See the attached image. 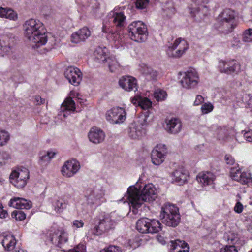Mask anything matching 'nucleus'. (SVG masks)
Masks as SVG:
<instances>
[{"mask_svg":"<svg viewBox=\"0 0 252 252\" xmlns=\"http://www.w3.org/2000/svg\"><path fill=\"white\" fill-rule=\"evenodd\" d=\"M127 199L130 204V209L134 214L138 213V208L144 202H153L158 197L156 188L152 184H146L139 189L131 186L127 189Z\"/></svg>","mask_w":252,"mask_h":252,"instance_id":"1","label":"nucleus"},{"mask_svg":"<svg viewBox=\"0 0 252 252\" xmlns=\"http://www.w3.org/2000/svg\"><path fill=\"white\" fill-rule=\"evenodd\" d=\"M26 37L36 44L37 47L45 45L47 41L46 30L42 22L30 19L23 25Z\"/></svg>","mask_w":252,"mask_h":252,"instance_id":"2","label":"nucleus"},{"mask_svg":"<svg viewBox=\"0 0 252 252\" xmlns=\"http://www.w3.org/2000/svg\"><path fill=\"white\" fill-rule=\"evenodd\" d=\"M126 17L122 12L111 11L107 16L102 30L104 33H109V38L112 39L116 44L119 43L122 40L120 32L114 31L110 29V27L116 26L118 30H121L125 24Z\"/></svg>","mask_w":252,"mask_h":252,"instance_id":"3","label":"nucleus"},{"mask_svg":"<svg viewBox=\"0 0 252 252\" xmlns=\"http://www.w3.org/2000/svg\"><path fill=\"white\" fill-rule=\"evenodd\" d=\"M160 219L165 225L176 227L180 221L178 208L174 205L165 204L161 208Z\"/></svg>","mask_w":252,"mask_h":252,"instance_id":"4","label":"nucleus"},{"mask_svg":"<svg viewBox=\"0 0 252 252\" xmlns=\"http://www.w3.org/2000/svg\"><path fill=\"white\" fill-rule=\"evenodd\" d=\"M128 36L130 39L137 42L145 41L148 37L146 26L142 22L138 21L131 23L128 26Z\"/></svg>","mask_w":252,"mask_h":252,"instance_id":"5","label":"nucleus"},{"mask_svg":"<svg viewBox=\"0 0 252 252\" xmlns=\"http://www.w3.org/2000/svg\"><path fill=\"white\" fill-rule=\"evenodd\" d=\"M238 25L234 11L225 9L221 12V27L223 33L226 34L232 32Z\"/></svg>","mask_w":252,"mask_h":252,"instance_id":"6","label":"nucleus"},{"mask_svg":"<svg viewBox=\"0 0 252 252\" xmlns=\"http://www.w3.org/2000/svg\"><path fill=\"white\" fill-rule=\"evenodd\" d=\"M136 229L141 233H156L161 230V224L159 220L147 218L139 219L136 223Z\"/></svg>","mask_w":252,"mask_h":252,"instance_id":"7","label":"nucleus"},{"mask_svg":"<svg viewBox=\"0 0 252 252\" xmlns=\"http://www.w3.org/2000/svg\"><path fill=\"white\" fill-rule=\"evenodd\" d=\"M147 118L145 116L139 118L138 120L131 123L129 126L128 134L133 139H138L145 134Z\"/></svg>","mask_w":252,"mask_h":252,"instance_id":"8","label":"nucleus"},{"mask_svg":"<svg viewBox=\"0 0 252 252\" xmlns=\"http://www.w3.org/2000/svg\"><path fill=\"white\" fill-rule=\"evenodd\" d=\"M104 194V191L101 188H88L85 195L87 204L90 207L95 204L100 205L103 201Z\"/></svg>","mask_w":252,"mask_h":252,"instance_id":"9","label":"nucleus"},{"mask_svg":"<svg viewBox=\"0 0 252 252\" xmlns=\"http://www.w3.org/2000/svg\"><path fill=\"white\" fill-rule=\"evenodd\" d=\"M189 48L187 42L184 39H176L171 46H169L166 52L169 57L180 58L185 53Z\"/></svg>","mask_w":252,"mask_h":252,"instance_id":"10","label":"nucleus"},{"mask_svg":"<svg viewBox=\"0 0 252 252\" xmlns=\"http://www.w3.org/2000/svg\"><path fill=\"white\" fill-rule=\"evenodd\" d=\"M29 172L26 168H18L13 171L11 173L9 179L10 182L18 188H24L29 179Z\"/></svg>","mask_w":252,"mask_h":252,"instance_id":"11","label":"nucleus"},{"mask_svg":"<svg viewBox=\"0 0 252 252\" xmlns=\"http://www.w3.org/2000/svg\"><path fill=\"white\" fill-rule=\"evenodd\" d=\"M126 116L125 109L120 107H113L106 113V120L112 124H120L124 122Z\"/></svg>","mask_w":252,"mask_h":252,"instance_id":"12","label":"nucleus"},{"mask_svg":"<svg viewBox=\"0 0 252 252\" xmlns=\"http://www.w3.org/2000/svg\"><path fill=\"white\" fill-rule=\"evenodd\" d=\"M199 76L194 69H189L184 73V76L180 83L185 88L190 89L195 87L198 84Z\"/></svg>","mask_w":252,"mask_h":252,"instance_id":"13","label":"nucleus"},{"mask_svg":"<svg viewBox=\"0 0 252 252\" xmlns=\"http://www.w3.org/2000/svg\"><path fill=\"white\" fill-rule=\"evenodd\" d=\"M230 176L234 181L242 185H249L252 183V177L250 172H241L240 168L238 167L231 168L230 171Z\"/></svg>","mask_w":252,"mask_h":252,"instance_id":"14","label":"nucleus"},{"mask_svg":"<svg viewBox=\"0 0 252 252\" xmlns=\"http://www.w3.org/2000/svg\"><path fill=\"white\" fill-rule=\"evenodd\" d=\"M167 149L164 144H158L151 153L152 163L156 165L161 164L165 160Z\"/></svg>","mask_w":252,"mask_h":252,"instance_id":"15","label":"nucleus"},{"mask_svg":"<svg viewBox=\"0 0 252 252\" xmlns=\"http://www.w3.org/2000/svg\"><path fill=\"white\" fill-rule=\"evenodd\" d=\"M80 168V164L76 160L65 161L61 170L62 175L66 177H71L76 174Z\"/></svg>","mask_w":252,"mask_h":252,"instance_id":"16","label":"nucleus"},{"mask_svg":"<svg viewBox=\"0 0 252 252\" xmlns=\"http://www.w3.org/2000/svg\"><path fill=\"white\" fill-rule=\"evenodd\" d=\"M64 74L68 82L74 86L79 85L82 80V73L77 67H68L65 69Z\"/></svg>","mask_w":252,"mask_h":252,"instance_id":"17","label":"nucleus"},{"mask_svg":"<svg viewBox=\"0 0 252 252\" xmlns=\"http://www.w3.org/2000/svg\"><path fill=\"white\" fill-rule=\"evenodd\" d=\"M116 222L112 219L109 215H105L103 219H100L99 225L96 228V234H101V232H105L115 228Z\"/></svg>","mask_w":252,"mask_h":252,"instance_id":"18","label":"nucleus"},{"mask_svg":"<svg viewBox=\"0 0 252 252\" xmlns=\"http://www.w3.org/2000/svg\"><path fill=\"white\" fill-rule=\"evenodd\" d=\"M14 45V38L12 34L0 35V53L6 54L9 53Z\"/></svg>","mask_w":252,"mask_h":252,"instance_id":"19","label":"nucleus"},{"mask_svg":"<svg viewBox=\"0 0 252 252\" xmlns=\"http://www.w3.org/2000/svg\"><path fill=\"white\" fill-rule=\"evenodd\" d=\"M88 137L90 142L98 144L104 141L106 135L104 132L100 128L93 127L90 129Z\"/></svg>","mask_w":252,"mask_h":252,"instance_id":"20","label":"nucleus"},{"mask_svg":"<svg viewBox=\"0 0 252 252\" xmlns=\"http://www.w3.org/2000/svg\"><path fill=\"white\" fill-rule=\"evenodd\" d=\"M165 130L169 133L177 134L182 129V124L181 120L176 118H171L165 121Z\"/></svg>","mask_w":252,"mask_h":252,"instance_id":"21","label":"nucleus"},{"mask_svg":"<svg viewBox=\"0 0 252 252\" xmlns=\"http://www.w3.org/2000/svg\"><path fill=\"white\" fill-rule=\"evenodd\" d=\"M120 86L126 91H135L137 89L136 79L131 76H123L119 81Z\"/></svg>","mask_w":252,"mask_h":252,"instance_id":"22","label":"nucleus"},{"mask_svg":"<svg viewBox=\"0 0 252 252\" xmlns=\"http://www.w3.org/2000/svg\"><path fill=\"white\" fill-rule=\"evenodd\" d=\"M0 240L5 250L11 251L15 247L16 241L15 237L11 234L8 233H3L0 236Z\"/></svg>","mask_w":252,"mask_h":252,"instance_id":"23","label":"nucleus"},{"mask_svg":"<svg viewBox=\"0 0 252 252\" xmlns=\"http://www.w3.org/2000/svg\"><path fill=\"white\" fill-rule=\"evenodd\" d=\"M8 205L10 207L18 209H29L32 207V202L25 199L20 197L12 198L9 202Z\"/></svg>","mask_w":252,"mask_h":252,"instance_id":"24","label":"nucleus"},{"mask_svg":"<svg viewBox=\"0 0 252 252\" xmlns=\"http://www.w3.org/2000/svg\"><path fill=\"white\" fill-rule=\"evenodd\" d=\"M172 176L173 181L179 185H183L187 181L188 172L183 168L180 167L173 172Z\"/></svg>","mask_w":252,"mask_h":252,"instance_id":"25","label":"nucleus"},{"mask_svg":"<svg viewBox=\"0 0 252 252\" xmlns=\"http://www.w3.org/2000/svg\"><path fill=\"white\" fill-rule=\"evenodd\" d=\"M240 65L234 61L223 62L222 67H221V73L230 74L233 73H238L240 71Z\"/></svg>","mask_w":252,"mask_h":252,"instance_id":"26","label":"nucleus"},{"mask_svg":"<svg viewBox=\"0 0 252 252\" xmlns=\"http://www.w3.org/2000/svg\"><path fill=\"white\" fill-rule=\"evenodd\" d=\"M91 35V32L87 27H84L73 33L71 35V41L78 43L85 41Z\"/></svg>","mask_w":252,"mask_h":252,"instance_id":"27","label":"nucleus"},{"mask_svg":"<svg viewBox=\"0 0 252 252\" xmlns=\"http://www.w3.org/2000/svg\"><path fill=\"white\" fill-rule=\"evenodd\" d=\"M67 240V234L63 229L57 230L51 237V241L52 243L57 245L64 243Z\"/></svg>","mask_w":252,"mask_h":252,"instance_id":"28","label":"nucleus"},{"mask_svg":"<svg viewBox=\"0 0 252 252\" xmlns=\"http://www.w3.org/2000/svg\"><path fill=\"white\" fill-rule=\"evenodd\" d=\"M215 178V176L210 172L200 173L196 177L198 182L204 186L213 184Z\"/></svg>","mask_w":252,"mask_h":252,"instance_id":"29","label":"nucleus"},{"mask_svg":"<svg viewBox=\"0 0 252 252\" xmlns=\"http://www.w3.org/2000/svg\"><path fill=\"white\" fill-rule=\"evenodd\" d=\"M0 17L14 21H17L18 18L17 13L12 9L2 7H0Z\"/></svg>","mask_w":252,"mask_h":252,"instance_id":"30","label":"nucleus"},{"mask_svg":"<svg viewBox=\"0 0 252 252\" xmlns=\"http://www.w3.org/2000/svg\"><path fill=\"white\" fill-rule=\"evenodd\" d=\"M61 109V111L63 112V115L64 117L68 114V112L74 111L75 110V104L72 98L68 97L66 98L62 103Z\"/></svg>","mask_w":252,"mask_h":252,"instance_id":"31","label":"nucleus"},{"mask_svg":"<svg viewBox=\"0 0 252 252\" xmlns=\"http://www.w3.org/2000/svg\"><path fill=\"white\" fill-rule=\"evenodd\" d=\"M172 252H188L189 247L187 243L184 241L176 240L172 243Z\"/></svg>","mask_w":252,"mask_h":252,"instance_id":"32","label":"nucleus"},{"mask_svg":"<svg viewBox=\"0 0 252 252\" xmlns=\"http://www.w3.org/2000/svg\"><path fill=\"white\" fill-rule=\"evenodd\" d=\"M68 204V201L64 198H58L54 203V209L57 212H61Z\"/></svg>","mask_w":252,"mask_h":252,"instance_id":"33","label":"nucleus"},{"mask_svg":"<svg viewBox=\"0 0 252 252\" xmlns=\"http://www.w3.org/2000/svg\"><path fill=\"white\" fill-rule=\"evenodd\" d=\"M106 50V49L105 47H104V48L98 47L95 50L94 52V55L95 59L98 62L103 63L108 59Z\"/></svg>","mask_w":252,"mask_h":252,"instance_id":"34","label":"nucleus"},{"mask_svg":"<svg viewBox=\"0 0 252 252\" xmlns=\"http://www.w3.org/2000/svg\"><path fill=\"white\" fill-rule=\"evenodd\" d=\"M56 154V153L55 152L48 151L40 157V164L43 166L46 165L50 162L51 159L54 157Z\"/></svg>","mask_w":252,"mask_h":252,"instance_id":"35","label":"nucleus"},{"mask_svg":"<svg viewBox=\"0 0 252 252\" xmlns=\"http://www.w3.org/2000/svg\"><path fill=\"white\" fill-rule=\"evenodd\" d=\"M223 238L228 243L232 245L235 244L239 240L238 235L231 231L225 233Z\"/></svg>","mask_w":252,"mask_h":252,"instance_id":"36","label":"nucleus"},{"mask_svg":"<svg viewBox=\"0 0 252 252\" xmlns=\"http://www.w3.org/2000/svg\"><path fill=\"white\" fill-rule=\"evenodd\" d=\"M142 71L145 75H149L152 79H156L158 75V73L156 70H154L147 65H144Z\"/></svg>","mask_w":252,"mask_h":252,"instance_id":"37","label":"nucleus"},{"mask_svg":"<svg viewBox=\"0 0 252 252\" xmlns=\"http://www.w3.org/2000/svg\"><path fill=\"white\" fill-rule=\"evenodd\" d=\"M106 61L108 62V66L111 72H115L119 67V64L115 59L109 58Z\"/></svg>","mask_w":252,"mask_h":252,"instance_id":"38","label":"nucleus"},{"mask_svg":"<svg viewBox=\"0 0 252 252\" xmlns=\"http://www.w3.org/2000/svg\"><path fill=\"white\" fill-rule=\"evenodd\" d=\"M167 94L165 91L162 90L160 89H158L155 90L154 93V96L157 101L164 100Z\"/></svg>","mask_w":252,"mask_h":252,"instance_id":"39","label":"nucleus"},{"mask_svg":"<svg viewBox=\"0 0 252 252\" xmlns=\"http://www.w3.org/2000/svg\"><path fill=\"white\" fill-rule=\"evenodd\" d=\"M139 106L143 109L146 110L152 106V102L146 97H141Z\"/></svg>","mask_w":252,"mask_h":252,"instance_id":"40","label":"nucleus"},{"mask_svg":"<svg viewBox=\"0 0 252 252\" xmlns=\"http://www.w3.org/2000/svg\"><path fill=\"white\" fill-rule=\"evenodd\" d=\"M242 39L246 42H252V29L249 28L244 32Z\"/></svg>","mask_w":252,"mask_h":252,"instance_id":"41","label":"nucleus"},{"mask_svg":"<svg viewBox=\"0 0 252 252\" xmlns=\"http://www.w3.org/2000/svg\"><path fill=\"white\" fill-rule=\"evenodd\" d=\"M12 217L17 220H24L26 218L25 214L21 210H16L12 213Z\"/></svg>","mask_w":252,"mask_h":252,"instance_id":"42","label":"nucleus"},{"mask_svg":"<svg viewBox=\"0 0 252 252\" xmlns=\"http://www.w3.org/2000/svg\"><path fill=\"white\" fill-rule=\"evenodd\" d=\"M9 135L8 133L5 131H0V146L4 145L9 140Z\"/></svg>","mask_w":252,"mask_h":252,"instance_id":"43","label":"nucleus"},{"mask_svg":"<svg viewBox=\"0 0 252 252\" xmlns=\"http://www.w3.org/2000/svg\"><path fill=\"white\" fill-rule=\"evenodd\" d=\"M213 109V106L210 103H205L201 107V110L203 114H208Z\"/></svg>","mask_w":252,"mask_h":252,"instance_id":"44","label":"nucleus"},{"mask_svg":"<svg viewBox=\"0 0 252 252\" xmlns=\"http://www.w3.org/2000/svg\"><path fill=\"white\" fill-rule=\"evenodd\" d=\"M150 0H136V7L138 9H144L148 5Z\"/></svg>","mask_w":252,"mask_h":252,"instance_id":"45","label":"nucleus"},{"mask_svg":"<svg viewBox=\"0 0 252 252\" xmlns=\"http://www.w3.org/2000/svg\"><path fill=\"white\" fill-rule=\"evenodd\" d=\"M233 129L232 128H230L227 129H224L223 130V134L226 135H227V136H224V137L223 138L224 140H228L229 139L232 138L233 135Z\"/></svg>","mask_w":252,"mask_h":252,"instance_id":"46","label":"nucleus"},{"mask_svg":"<svg viewBox=\"0 0 252 252\" xmlns=\"http://www.w3.org/2000/svg\"><path fill=\"white\" fill-rule=\"evenodd\" d=\"M196 14L198 15V16L201 17V14L204 15L207 14L208 12V8L205 5H202L197 9Z\"/></svg>","mask_w":252,"mask_h":252,"instance_id":"47","label":"nucleus"},{"mask_svg":"<svg viewBox=\"0 0 252 252\" xmlns=\"http://www.w3.org/2000/svg\"><path fill=\"white\" fill-rule=\"evenodd\" d=\"M224 160L226 164L230 166L233 165L235 162V160L233 157L229 154H227L225 156Z\"/></svg>","mask_w":252,"mask_h":252,"instance_id":"48","label":"nucleus"},{"mask_svg":"<svg viewBox=\"0 0 252 252\" xmlns=\"http://www.w3.org/2000/svg\"><path fill=\"white\" fill-rule=\"evenodd\" d=\"M85 246L82 244H79L73 249L70 250L68 252H85Z\"/></svg>","mask_w":252,"mask_h":252,"instance_id":"49","label":"nucleus"},{"mask_svg":"<svg viewBox=\"0 0 252 252\" xmlns=\"http://www.w3.org/2000/svg\"><path fill=\"white\" fill-rule=\"evenodd\" d=\"M100 252H121V250L117 246H110L107 249L101 251Z\"/></svg>","mask_w":252,"mask_h":252,"instance_id":"50","label":"nucleus"},{"mask_svg":"<svg viewBox=\"0 0 252 252\" xmlns=\"http://www.w3.org/2000/svg\"><path fill=\"white\" fill-rule=\"evenodd\" d=\"M84 226V222L82 220H74L72 222V226L76 228H80L83 227Z\"/></svg>","mask_w":252,"mask_h":252,"instance_id":"51","label":"nucleus"},{"mask_svg":"<svg viewBox=\"0 0 252 252\" xmlns=\"http://www.w3.org/2000/svg\"><path fill=\"white\" fill-rule=\"evenodd\" d=\"M204 101V98L200 95H197L193 103V105L198 106Z\"/></svg>","mask_w":252,"mask_h":252,"instance_id":"52","label":"nucleus"},{"mask_svg":"<svg viewBox=\"0 0 252 252\" xmlns=\"http://www.w3.org/2000/svg\"><path fill=\"white\" fill-rule=\"evenodd\" d=\"M244 137L249 142H252V130L246 132L244 134Z\"/></svg>","mask_w":252,"mask_h":252,"instance_id":"53","label":"nucleus"},{"mask_svg":"<svg viewBox=\"0 0 252 252\" xmlns=\"http://www.w3.org/2000/svg\"><path fill=\"white\" fill-rule=\"evenodd\" d=\"M243 205L240 202H237L234 207V211L238 213H240L243 211Z\"/></svg>","mask_w":252,"mask_h":252,"instance_id":"54","label":"nucleus"},{"mask_svg":"<svg viewBox=\"0 0 252 252\" xmlns=\"http://www.w3.org/2000/svg\"><path fill=\"white\" fill-rule=\"evenodd\" d=\"M223 252H238L235 247L234 245L226 246L224 248Z\"/></svg>","mask_w":252,"mask_h":252,"instance_id":"55","label":"nucleus"},{"mask_svg":"<svg viewBox=\"0 0 252 252\" xmlns=\"http://www.w3.org/2000/svg\"><path fill=\"white\" fill-rule=\"evenodd\" d=\"M141 97H142L139 96H136L133 97L131 99V103H133L134 105L139 106Z\"/></svg>","mask_w":252,"mask_h":252,"instance_id":"56","label":"nucleus"},{"mask_svg":"<svg viewBox=\"0 0 252 252\" xmlns=\"http://www.w3.org/2000/svg\"><path fill=\"white\" fill-rule=\"evenodd\" d=\"M8 158L7 154L3 152H0V163L2 164L3 161Z\"/></svg>","mask_w":252,"mask_h":252,"instance_id":"57","label":"nucleus"},{"mask_svg":"<svg viewBox=\"0 0 252 252\" xmlns=\"http://www.w3.org/2000/svg\"><path fill=\"white\" fill-rule=\"evenodd\" d=\"M35 100L37 105L42 104L44 103L45 101V99L41 98L39 96H36L35 97Z\"/></svg>","mask_w":252,"mask_h":252,"instance_id":"58","label":"nucleus"},{"mask_svg":"<svg viewBox=\"0 0 252 252\" xmlns=\"http://www.w3.org/2000/svg\"><path fill=\"white\" fill-rule=\"evenodd\" d=\"M7 215V212L3 209L1 204H0V218H4Z\"/></svg>","mask_w":252,"mask_h":252,"instance_id":"59","label":"nucleus"},{"mask_svg":"<svg viewBox=\"0 0 252 252\" xmlns=\"http://www.w3.org/2000/svg\"><path fill=\"white\" fill-rule=\"evenodd\" d=\"M209 1V0H195V3L198 5L206 4Z\"/></svg>","mask_w":252,"mask_h":252,"instance_id":"60","label":"nucleus"},{"mask_svg":"<svg viewBox=\"0 0 252 252\" xmlns=\"http://www.w3.org/2000/svg\"><path fill=\"white\" fill-rule=\"evenodd\" d=\"M11 251H12L11 252H26L24 251L23 249H22L19 247H16V248L15 247L14 250L13 249Z\"/></svg>","mask_w":252,"mask_h":252,"instance_id":"61","label":"nucleus"},{"mask_svg":"<svg viewBox=\"0 0 252 252\" xmlns=\"http://www.w3.org/2000/svg\"><path fill=\"white\" fill-rule=\"evenodd\" d=\"M248 105L252 110V96L250 98L248 101Z\"/></svg>","mask_w":252,"mask_h":252,"instance_id":"62","label":"nucleus"},{"mask_svg":"<svg viewBox=\"0 0 252 252\" xmlns=\"http://www.w3.org/2000/svg\"><path fill=\"white\" fill-rule=\"evenodd\" d=\"M158 241H160L162 244L165 243V241L162 240V238L160 236L158 237Z\"/></svg>","mask_w":252,"mask_h":252,"instance_id":"63","label":"nucleus"},{"mask_svg":"<svg viewBox=\"0 0 252 252\" xmlns=\"http://www.w3.org/2000/svg\"><path fill=\"white\" fill-rule=\"evenodd\" d=\"M99 8V6L98 5H97L96 6V8Z\"/></svg>","mask_w":252,"mask_h":252,"instance_id":"64","label":"nucleus"}]
</instances>
